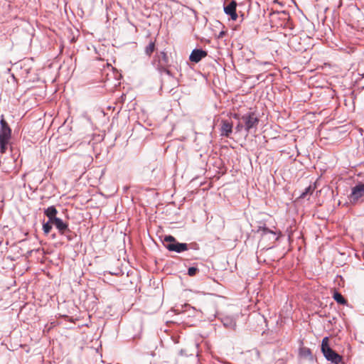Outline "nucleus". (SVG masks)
I'll return each instance as SVG.
<instances>
[{
	"label": "nucleus",
	"mask_w": 364,
	"mask_h": 364,
	"mask_svg": "<svg viewBox=\"0 0 364 364\" xmlns=\"http://www.w3.org/2000/svg\"><path fill=\"white\" fill-rule=\"evenodd\" d=\"M198 269L196 267H191L188 268V274L191 277H193L196 275V274L198 272Z\"/></svg>",
	"instance_id": "dca6fc26"
},
{
	"label": "nucleus",
	"mask_w": 364,
	"mask_h": 364,
	"mask_svg": "<svg viewBox=\"0 0 364 364\" xmlns=\"http://www.w3.org/2000/svg\"><path fill=\"white\" fill-rule=\"evenodd\" d=\"M52 223L55 226L61 235L69 231L68 224L64 223L60 218H57L56 219H54L53 221H52Z\"/></svg>",
	"instance_id": "1a4fd4ad"
},
{
	"label": "nucleus",
	"mask_w": 364,
	"mask_h": 364,
	"mask_svg": "<svg viewBox=\"0 0 364 364\" xmlns=\"http://www.w3.org/2000/svg\"><path fill=\"white\" fill-rule=\"evenodd\" d=\"M321 351L324 357L333 364H339L342 360V357L329 347L328 337L322 340Z\"/></svg>",
	"instance_id": "f03ea898"
},
{
	"label": "nucleus",
	"mask_w": 364,
	"mask_h": 364,
	"mask_svg": "<svg viewBox=\"0 0 364 364\" xmlns=\"http://www.w3.org/2000/svg\"><path fill=\"white\" fill-rule=\"evenodd\" d=\"M155 50V43L150 42L149 44L145 48V53L147 55L150 56Z\"/></svg>",
	"instance_id": "4468645a"
},
{
	"label": "nucleus",
	"mask_w": 364,
	"mask_h": 364,
	"mask_svg": "<svg viewBox=\"0 0 364 364\" xmlns=\"http://www.w3.org/2000/svg\"><path fill=\"white\" fill-rule=\"evenodd\" d=\"M223 325L230 329H234L236 326V321L234 318L231 317L226 316L222 320Z\"/></svg>",
	"instance_id": "f8f14e48"
},
{
	"label": "nucleus",
	"mask_w": 364,
	"mask_h": 364,
	"mask_svg": "<svg viewBox=\"0 0 364 364\" xmlns=\"http://www.w3.org/2000/svg\"><path fill=\"white\" fill-rule=\"evenodd\" d=\"M313 189L311 188V186H309L306 189V191L304 192L301 195V198H304L306 196V195L310 192V191H312Z\"/></svg>",
	"instance_id": "f3484780"
},
{
	"label": "nucleus",
	"mask_w": 364,
	"mask_h": 364,
	"mask_svg": "<svg viewBox=\"0 0 364 364\" xmlns=\"http://www.w3.org/2000/svg\"><path fill=\"white\" fill-rule=\"evenodd\" d=\"M232 132V124L228 120H223L221 125V136L228 137Z\"/></svg>",
	"instance_id": "9d476101"
},
{
	"label": "nucleus",
	"mask_w": 364,
	"mask_h": 364,
	"mask_svg": "<svg viewBox=\"0 0 364 364\" xmlns=\"http://www.w3.org/2000/svg\"><path fill=\"white\" fill-rule=\"evenodd\" d=\"M241 120L244 124L245 130L249 132L252 129H257L259 123V119L254 112H249L244 114L241 117Z\"/></svg>",
	"instance_id": "20e7f679"
},
{
	"label": "nucleus",
	"mask_w": 364,
	"mask_h": 364,
	"mask_svg": "<svg viewBox=\"0 0 364 364\" xmlns=\"http://www.w3.org/2000/svg\"><path fill=\"white\" fill-rule=\"evenodd\" d=\"M243 128V124L241 122H239L238 124L236 126L235 129L237 132L241 131V129Z\"/></svg>",
	"instance_id": "a211bd4d"
},
{
	"label": "nucleus",
	"mask_w": 364,
	"mask_h": 364,
	"mask_svg": "<svg viewBox=\"0 0 364 364\" xmlns=\"http://www.w3.org/2000/svg\"><path fill=\"white\" fill-rule=\"evenodd\" d=\"M162 55H163V56H164V58H166V53H162Z\"/></svg>",
	"instance_id": "6ab92c4d"
},
{
	"label": "nucleus",
	"mask_w": 364,
	"mask_h": 364,
	"mask_svg": "<svg viewBox=\"0 0 364 364\" xmlns=\"http://www.w3.org/2000/svg\"><path fill=\"white\" fill-rule=\"evenodd\" d=\"M257 232H260L263 239L268 238L273 242L279 239V235L277 233L265 226H259Z\"/></svg>",
	"instance_id": "423d86ee"
},
{
	"label": "nucleus",
	"mask_w": 364,
	"mask_h": 364,
	"mask_svg": "<svg viewBox=\"0 0 364 364\" xmlns=\"http://www.w3.org/2000/svg\"><path fill=\"white\" fill-rule=\"evenodd\" d=\"M164 242L166 248L171 252L178 253L188 250V245L186 243H180L176 241V238L172 235H166L164 238Z\"/></svg>",
	"instance_id": "7ed1b4c3"
},
{
	"label": "nucleus",
	"mask_w": 364,
	"mask_h": 364,
	"mask_svg": "<svg viewBox=\"0 0 364 364\" xmlns=\"http://www.w3.org/2000/svg\"><path fill=\"white\" fill-rule=\"evenodd\" d=\"M237 3L235 1H232L228 5L224 7L225 13L230 16L232 21H236L237 14L236 13Z\"/></svg>",
	"instance_id": "0eeeda50"
},
{
	"label": "nucleus",
	"mask_w": 364,
	"mask_h": 364,
	"mask_svg": "<svg viewBox=\"0 0 364 364\" xmlns=\"http://www.w3.org/2000/svg\"><path fill=\"white\" fill-rule=\"evenodd\" d=\"M234 117H235V118L237 119V114H235Z\"/></svg>",
	"instance_id": "aec40b11"
},
{
	"label": "nucleus",
	"mask_w": 364,
	"mask_h": 364,
	"mask_svg": "<svg viewBox=\"0 0 364 364\" xmlns=\"http://www.w3.org/2000/svg\"><path fill=\"white\" fill-rule=\"evenodd\" d=\"M333 297L334 300L340 304L344 305L347 304V301L344 299V297L337 291L334 292Z\"/></svg>",
	"instance_id": "ddd939ff"
},
{
	"label": "nucleus",
	"mask_w": 364,
	"mask_h": 364,
	"mask_svg": "<svg viewBox=\"0 0 364 364\" xmlns=\"http://www.w3.org/2000/svg\"><path fill=\"white\" fill-rule=\"evenodd\" d=\"M57 213L58 211L54 206H50L44 211L45 215L48 218V220H50V222H52L54 219L57 218Z\"/></svg>",
	"instance_id": "9b49d317"
},
{
	"label": "nucleus",
	"mask_w": 364,
	"mask_h": 364,
	"mask_svg": "<svg viewBox=\"0 0 364 364\" xmlns=\"http://www.w3.org/2000/svg\"><path fill=\"white\" fill-rule=\"evenodd\" d=\"M0 123V153L4 154L11 139V130L4 118L1 119Z\"/></svg>",
	"instance_id": "f257e3e1"
},
{
	"label": "nucleus",
	"mask_w": 364,
	"mask_h": 364,
	"mask_svg": "<svg viewBox=\"0 0 364 364\" xmlns=\"http://www.w3.org/2000/svg\"><path fill=\"white\" fill-rule=\"evenodd\" d=\"M352 202H356L364 198V183H359L352 188L350 196Z\"/></svg>",
	"instance_id": "39448f33"
},
{
	"label": "nucleus",
	"mask_w": 364,
	"mask_h": 364,
	"mask_svg": "<svg viewBox=\"0 0 364 364\" xmlns=\"http://www.w3.org/2000/svg\"><path fill=\"white\" fill-rule=\"evenodd\" d=\"M207 55V52L205 50H203L201 49H194L190 56L189 60L190 61L193 63H198L203 58H205Z\"/></svg>",
	"instance_id": "6e6552de"
},
{
	"label": "nucleus",
	"mask_w": 364,
	"mask_h": 364,
	"mask_svg": "<svg viewBox=\"0 0 364 364\" xmlns=\"http://www.w3.org/2000/svg\"><path fill=\"white\" fill-rule=\"evenodd\" d=\"M52 222H50V220H48L47 223H43V232H45V234H48L51 229H52Z\"/></svg>",
	"instance_id": "2eb2a0df"
}]
</instances>
